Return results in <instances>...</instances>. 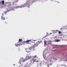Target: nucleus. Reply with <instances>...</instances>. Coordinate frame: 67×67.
<instances>
[{
	"label": "nucleus",
	"mask_w": 67,
	"mask_h": 67,
	"mask_svg": "<svg viewBox=\"0 0 67 67\" xmlns=\"http://www.w3.org/2000/svg\"><path fill=\"white\" fill-rule=\"evenodd\" d=\"M5 23H6V24H7V22H5Z\"/></svg>",
	"instance_id": "5701e85b"
},
{
	"label": "nucleus",
	"mask_w": 67,
	"mask_h": 67,
	"mask_svg": "<svg viewBox=\"0 0 67 67\" xmlns=\"http://www.w3.org/2000/svg\"><path fill=\"white\" fill-rule=\"evenodd\" d=\"M1 2L2 4H4V0L2 1Z\"/></svg>",
	"instance_id": "f8f14e48"
},
{
	"label": "nucleus",
	"mask_w": 67,
	"mask_h": 67,
	"mask_svg": "<svg viewBox=\"0 0 67 67\" xmlns=\"http://www.w3.org/2000/svg\"><path fill=\"white\" fill-rule=\"evenodd\" d=\"M2 19L3 20H5V18L2 16Z\"/></svg>",
	"instance_id": "ddd939ff"
},
{
	"label": "nucleus",
	"mask_w": 67,
	"mask_h": 67,
	"mask_svg": "<svg viewBox=\"0 0 67 67\" xmlns=\"http://www.w3.org/2000/svg\"><path fill=\"white\" fill-rule=\"evenodd\" d=\"M24 7H25V5H22L21 6H17L16 7V8H17V9H18V8H24Z\"/></svg>",
	"instance_id": "39448f33"
},
{
	"label": "nucleus",
	"mask_w": 67,
	"mask_h": 67,
	"mask_svg": "<svg viewBox=\"0 0 67 67\" xmlns=\"http://www.w3.org/2000/svg\"><path fill=\"white\" fill-rule=\"evenodd\" d=\"M52 32H55V31L54 30H52Z\"/></svg>",
	"instance_id": "412c9836"
},
{
	"label": "nucleus",
	"mask_w": 67,
	"mask_h": 67,
	"mask_svg": "<svg viewBox=\"0 0 67 67\" xmlns=\"http://www.w3.org/2000/svg\"><path fill=\"white\" fill-rule=\"evenodd\" d=\"M45 45H46V42L45 41H44Z\"/></svg>",
	"instance_id": "2eb2a0df"
},
{
	"label": "nucleus",
	"mask_w": 67,
	"mask_h": 67,
	"mask_svg": "<svg viewBox=\"0 0 67 67\" xmlns=\"http://www.w3.org/2000/svg\"><path fill=\"white\" fill-rule=\"evenodd\" d=\"M22 41H23V40H22V39H19V42H18V43H19L20 42H22Z\"/></svg>",
	"instance_id": "1a4fd4ad"
},
{
	"label": "nucleus",
	"mask_w": 67,
	"mask_h": 67,
	"mask_svg": "<svg viewBox=\"0 0 67 67\" xmlns=\"http://www.w3.org/2000/svg\"><path fill=\"white\" fill-rule=\"evenodd\" d=\"M64 66H65V67H66V65H64Z\"/></svg>",
	"instance_id": "a878e982"
},
{
	"label": "nucleus",
	"mask_w": 67,
	"mask_h": 67,
	"mask_svg": "<svg viewBox=\"0 0 67 67\" xmlns=\"http://www.w3.org/2000/svg\"><path fill=\"white\" fill-rule=\"evenodd\" d=\"M2 15H3V14H2Z\"/></svg>",
	"instance_id": "393cba45"
},
{
	"label": "nucleus",
	"mask_w": 67,
	"mask_h": 67,
	"mask_svg": "<svg viewBox=\"0 0 67 67\" xmlns=\"http://www.w3.org/2000/svg\"><path fill=\"white\" fill-rule=\"evenodd\" d=\"M42 63H43V62H40V63H38V65H39L42 66Z\"/></svg>",
	"instance_id": "9d476101"
},
{
	"label": "nucleus",
	"mask_w": 67,
	"mask_h": 67,
	"mask_svg": "<svg viewBox=\"0 0 67 67\" xmlns=\"http://www.w3.org/2000/svg\"><path fill=\"white\" fill-rule=\"evenodd\" d=\"M22 44L21 43H20V45H22Z\"/></svg>",
	"instance_id": "4be33fe9"
},
{
	"label": "nucleus",
	"mask_w": 67,
	"mask_h": 67,
	"mask_svg": "<svg viewBox=\"0 0 67 67\" xmlns=\"http://www.w3.org/2000/svg\"><path fill=\"white\" fill-rule=\"evenodd\" d=\"M15 45H16V46H17V47L18 46H19V44H15Z\"/></svg>",
	"instance_id": "dca6fc26"
},
{
	"label": "nucleus",
	"mask_w": 67,
	"mask_h": 67,
	"mask_svg": "<svg viewBox=\"0 0 67 67\" xmlns=\"http://www.w3.org/2000/svg\"><path fill=\"white\" fill-rule=\"evenodd\" d=\"M19 0H15V3H16V2H17L18 1H19Z\"/></svg>",
	"instance_id": "4468645a"
},
{
	"label": "nucleus",
	"mask_w": 67,
	"mask_h": 67,
	"mask_svg": "<svg viewBox=\"0 0 67 67\" xmlns=\"http://www.w3.org/2000/svg\"><path fill=\"white\" fill-rule=\"evenodd\" d=\"M33 41H34V42L35 43V42H36L37 43L35 44H34L32 47H36L38 46V44H37V43H38V42L37 41V40H33Z\"/></svg>",
	"instance_id": "f03ea898"
},
{
	"label": "nucleus",
	"mask_w": 67,
	"mask_h": 67,
	"mask_svg": "<svg viewBox=\"0 0 67 67\" xmlns=\"http://www.w3.org/2000/svg\"><path fill=\"white\" fill-rule=\"evenodd\" d=\"M14 66H15V64H14Z\"/></svg>",
	"instance_id": "bb28decb"
},
{
	"label": "nucleus",
	"mask_w": 67,
	"mask_h": 67,
	"mask_svg": "<svg viewBox=\"0 0 67 67\" xmlns=\"http://www.w3.org/2000/svg\"><path fill=\"white\" fill-rule=\"evenodd\" d=\"M59 34H60V33H62V32H61V31H59L58 32Z\"/></svg>",
	"instance_id": "6ab92c4d"
},
{
	"label": "nucleus",
	"mask_w": 67,
	"mask_h": 67,
	"mask_svg": "<svg viewBox=\"0 0 67 67\" xmlns=\"http://www.w3.org/2000/svg\"><path fill=\"white\" fill-rule=\"evenodd\" d=\"M33 63L34 62H36L37 63H38L39 62V60L37 59H34L33 60Z\"/></svg>",
	"instance_id": "423d86ee"
},
{
	"label": "nucleus",
	"mask_w": 67,
	"mask_h": 67,
	"mask_svg": "<svg viewBox=\"0 0 67 67\" xmlns=\"http://www.w3.org/2000/svg\"><path fill=\"white\" fill-rule=\"evenodd\" d=\"M59 41H60V40H58L56 41V42H59Z\"/></svg>",
	"instance_id": "aec40b11"
},
{
	"label": "nucleus",
	"mask_w": 67,
	"mask_h": 67,
	"mask_svg": "<svg viewBox=\"0 0 67 67\" xmlns=\"http://www.w3.org/2000/svg\"><path fill=\"white\" fill-rule=\"evenodd\" d=\"M25 50L26 52H28V53H29V52H30V49L28 48L26 49Z\"/></svg>",
	"instance_id": "0eeeda50"
},
{
	"label": "nucleus",
	"mask_w": 67,
	"mask_h": 67,
	"mask_svg": "<svg viewBox=\"0 0 67 67\" xmlns=\"http://www.w3.org/2000/svg\"><path fill=\"white\" fill-rule=\"evenodd\" d=\"M1 2H0V4H1Z\"/></svg>",
	"instance_id": "b1692460"
},
{
	"label": "nucleus",
	"mask_w": 67,
	"mask_h": 67,
	"mask_svg": "<svg viewBox=\"0 0 67 67\" xmlns=\"http://www.w3.org/2000/svg\"><path fill=\"white\" fill-rule=\"evenodd\" d=\"M32 57L29 55H27V56H26V59H30V58L31 59V60H32V58H31Z\"/></svg>",
	"instance_id": "7ed1b4c3"
},
{
	"label": "nucleus",
	"mask_w": 67,
	"mask_h": 67,
	"mask_svg": "<svg viewBox=\"0 0 67 67\" xmlns=\"http://www.w3.org/2000/svg\"><path fill=\"white\" fill-rule=\"evenodd\" d=\"M37 57V56L35 55V56H31V60H33L34 58H36Z\"/></svg>",
	"instance_id": "20e7f679"
},
{
	"label": "nucleus",
	"mask_w": 67,
	"mask_h": 67,
	"mask_svg": "<svg viewBox=\"0 0 67 67\" xmlns=\"http://www.w3.org/2000/svg\"><path fill=\"white\" fill-rule=\"evenodd\" d=\"M23 67H25V66H23Z\"/></svg>",
	"instance_id": "c85d7f7f"
},
{
	"label": "nucleus",
	"mask_w": 67,
	"mask_h": 67,
	"mask_svg": "<svg viewBox=\"0 0 67 67\" xmlns=\"http://www.w3.org/2000/svg\"><path fill=\"white\" fill-rule=\"evenodd\" d=\"M25 59H23V58H22L20 59V61L18 62L19 64H21L19 67H21V66H22L23 65V62H25Z\"/></svg>",
	"instance_id": "f257e3e1"
},
{
	"label": "nucleus",
	"mask_w": 67,
	"mask_h": 67,
	"mask_svg": "<svg viewBox=\"0 0 67 67\" xmlns=\"http://www.w3.org/2000/svg\"><path fill=\"white\" fill-rule=\"evenodd\" d=\"M31 2L30 1H28L27 2V4H29L31 3Z\"/></svg>",
	"instance_id": "9b49d317"
},
{
	"label": "nucleus",
	"mask_w": 67,
	"mask_h": 67,
	"mask_svg": "<svg viewBox=\"0 0 67 67\" xmlns=\"http://www.w3.org/2000/svg\"><path fill=\"white\" fill-rule=\"evenodd\" d=\"M58 2V3H59V2Z\"/></svg>",
	"instance_id": "cd10ccee"
},
{
	"label": "nucleus",
	"mask_w": 67,
	"mask_h": 67,
	"mask_svg": "<svg viewBox=\"0 0 67 67\" xmlns=\"http://www.w3.org/2000/svg\"><path fill=\"white\" fill-rule=\"evenodd\" d=\"M9 11H10L8 10V11H7L6 12H5V14H6V13H7V12H9Z\"/></svg>",
	"instance_id": "f3484780"
},
{
	"label": "nucleus",
	"mask_w": 67,
	"mask_h": 67,
	"mask_svg": "<svg viewBox=\"0 0 67 67\" xmlns=\"http://www.w3.org/2000/svg\"><path fill=\"white\" fill-rule=\"evenodd\" d=\"M31 40H28L25 41V42L27 43V44H29V42H31Z\"/></svg>",
	"instance_id": "6e6552de"
},
{
	"label": "nucleus",
	"mask_w": 67,
	"mask_h": 67,
	"mask_svg": "<svg viewBox=\"0 0 67 67\" xmlns=\"http://www.w3.org/2000/svg\"><path fill=\"white\" fill-rule=\"evenodd\" d=\"M64 29L63 28H61V29H60V30H61L62 31H63V30H64Z\"/></svg>",
	"instance_id": "a211bd4d"
}]
</instances>
